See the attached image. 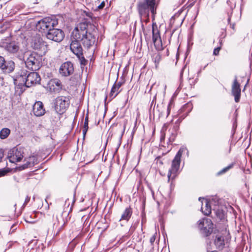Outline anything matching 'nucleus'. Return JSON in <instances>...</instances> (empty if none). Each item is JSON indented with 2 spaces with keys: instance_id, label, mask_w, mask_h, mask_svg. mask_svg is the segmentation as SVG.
<instances>
[{
  "instance_id": "1",
  "label": "nucleus",
  "mask_w": 252,
  "mask_h": 252,
  "mask_svg": "<svg viewBox=\"0 0 252 252\" xmlns=\"http://www.w3.org/2000/svg\"><path fill=\"white\" fill-rule=\"evenodd\" d=\"M95 27L85 22L79 24L72 32L71 36L82 42L85 47L89 48L95 41Z\"/></svg>"
},
{
  "instance_id": "2",
  "label": "nucleus",
  "mask_w": 252,
  "mask_h": 252,
  "mask_svg": "<svg viewBox=\"0 0 252 252\" xmlns=\"http://www.w3.org/2000/svg\"><path fill=\"white\" fill-rule=\"evenodd\" d=\"M156 0H141L137 5L138 12L141 17H146V22L149 21V13L151 12L153 19L156 14Z\"/></svg>"
},
{
  "instance_id": "3",
  "label": "nucleus",
  "mask_w": 252,
  "mask_h": 252,
  "mask_svg": "<svg viewBox=\"0 0 252 252\" xmlns=\"http://www.w3.org/2000/svg\"><path fill=\"white\" fill-rule=\"evenodd\" d=\"M187 151L186 148H181L176 154L174 158L172 161L171 168L169 170L168 173V181L173 180L177 176V173L179 169L181 158L183 153Z\"/></svg>"
},
{
  "instance_id": "4",
  "label": "nucleus",
  "mask_w": 252,
  "mask_h": 252,
  "mask_svg": "<svg viewBox=\"0 0 252 252\" xmlns=\"http://www.w3.org/2000/svg\"><path fill=\"white\" fill-rule=\"evenodd\" d=\"M67 220L62 217L59 218L56 217L55 219H54L53 216L49 214L45 216L46 224L48 225H52L53 230L56 233V235L62 230Z\"/></svg>"
},
{
  "instance_id": "5",
  "label": "nucleus",
  "mask_w": 252,
  "mask_h": 252,
  "mask_svg": "<svg viewBox=\"0 0 252 252\" xmlns=\"http://www.w3.org/2000/svg\"><path fill=\"white\" fill-rule=\"evenodd\" d=\"M27 57L25 61L26 66L32 70H37L40 67L41 57L34 52L32 53H26L24 55V57Z\"/></svg>"
},
{
  "instance_id": "6",
  "label": "nucleus",
  "mask_w": 252,
  "mask_h": 252,
  "mask_svg": "<svg viewBox=\"0 0 252 252\" xmlns=\"http://www.w3.org/2000/svg\"><path fill=\"white\" fill-rule=\"evenodd\" d=\"M24 75H21L17 79H14V83L16 84L18 81H20L22 79L24 84L27 87H30L39 83L41 78L39 75L36 72H31L28 74L26 78H24Z\"/></svg>"
},
{
  "instance_id": "7",
  "label": "nucleus",
  "mask_w": 252,
  "mask_h": 252,
  "mask_svg": "<svg viewBox=\"0 0 252 252\" xmlns=\"http://www.w3.org/2000/svg\"><path fill=\"white\" fill-rule=\"evenodd\" d=\"M80 40H75L72 37V42L70 45L71 51L78 58L81 65H85L87 61L85 59L83 54V49L79 43Z\"/></svg>"
},
{
  "instance_id": "8",
  "label": "nucleus",
  "mask_w": 252,
  "mask_h": 252,
  "mask_svg": "<svg viewBox=\"0 0 252 252\" xmlns=\"http://www.w3.org/2000/svg\"><path fill=\"white\" fill-rule=\"evenodd\" d=\"M69 104L68 97L64 96H58L54 101V109L58 114L61 115L65 112Z\"/></svg>"
},
{
  "instance_id": "9",
  "label": "nucleus",
  "mask_w": 252,
  "mask_h": 252,
  "mask_svg": "<svg viewBox=\"0 0 252 252\" xmlns=\"http://www.w3.org/2000/svg\"><path fill=\"white\" fill-rule=\"evenodd\" d=\"M58 22L55 19L46 17L38 21L36 25L37 28L44 32L49 31L54 28Z\"/></svg>"
},
{
  "instance_id": "10",
  "label": "nucleus",
  "mask_w": 252,
  "mask_h": 252,
  "mask_svg": "<svg viewBox=\"0 0 252 252\" xmlns=\"http://www.w3.org/2000/svg\"><path fill=\"white\" fill-rule=\"evenodd\" d=\"M0 47L12 54L17 53L20 49L19 43L15 41H11L9 37L2 39L0 41Z\"/></svg>"
},
{
  "instance_id": "11",
  "label": "nucleus",
  "mask_w": 252,
  "mask_h": 252,
  "mask_svg": "<svg viewBox=\"0 0 252 252\" xmlns=\"http://www.w3.org/2000/svg\"><path fill=\"white\" fill-rule=\"evenodd\" d=\"M198 228L205 236H208L213 232V223L209 219L204 218L198 221Z\"/></svg>"
},
{
  "instance_id": "12",
  "label": "nucleus",
  "mask_w": 252,
  "mask_h": 252,
  "mask_svg": "<svg viewBox=\"0 0 252 252\" xmlns=\"http://www.w3.org/2000/svg\"><path fill=\"white\" fill-rule=\"evenodd\" d=\"M46 36L50 40L60 42L63 39L64 33L62 30L53 28L48 31Z\"/></svg>"
},
{
  "instance_id": "13",
  "label": "nucleus",
  "mask_w": 252,
  "mask_h": 252,
  "mask_svg": "<svg viewBox=\"0 0 252 252\" xmlns=\"http://www.w3.org/2000/svg\"><path fill=\"white\" fill-rule=\"evenodd\" d=\"M46 88L51 94H58L62 90L63 85L59 79L54 78L48 82Z\"/></svg>"
},
{
  "instance_id": "14",
  "label": "nucleus",
  "mask_w": 252,
  "mask_h": 252,
  "mask_svg": "<svg viewBox=\"0 0 252 252\" xmlns=\"http://www.w3.org/2000/svg\"><path fill=\"white\" fill-rule=\"evenodd\" d=\"M227 220L225 218L222 210H221V238H222V241L223 242V245H225V243L227 244L230 241L231 236L229 232L227 229L228 226L226 224Z\"/></svg>"
},
{
  "instance_id": "15",
  "label": "nucleus",
  "mask_w": 252,
  "mask_h": 252,
  "mask_svg": "<svg viewBox=\"0 0 252 252\" xmlns=\"http://www.w3.org/2000/svg\"><path fill=\"white\" fill-rule=\"evenodd\" d=\"M74 67L70 62H66L63 63L59 69V72L63 76L67 77L73 73Z\"/></svg>"
},
{
  "instance_id": "16",
  "label": "nucleus",
  "mask_w": 252,
  "mask_h": 252,
  "mask_svg": "<svg viewBox=\"0 0 252 252\" xmlns=\"http://www.w3.org/2000/svg\"><path fill=\"white\" fill-rule=\"evenodd\" d=\"M23 152L21 149H13L8 154V158L11 163L20 161L23 158Z\"/></svg>"
},
{
  "instance_id": "17",
  "label": "nucleus",
  "mask_w": 252,
  "mask_h": 252,
  "mask_svg": "<svg viewBox=\"0 0 252 252\" xmlns=\"http://www.w3.org/2000/svg\"><path fill=\"white\" fill-rule=\"evenodd\" d=\"M231 93L234 96L235 101L236 102H239L241 97L240 84L238 82L236 77H235L232 85Z\"/></svg>"
},
{
  "instance_id": "18",
  "label": "nucleus",
  "mask_w": 252,
  "mask_h": 252,
  "mask_svg": "<svg viewBox=\"0 0 252 252\" xmlns=\"http://www.w3.org/2000/svg\"><path fill=\"white\" fill-rule=\"evenodd\" d=\"M199 200L201 201L202 203L201 209L202 213L206 216H208L211 214L212 209L210 201L207 199L201 197L199 198Z\"/></svg>"
},
{
  "instance_id": "19",
  "label": "nucleus",
  "mask_w": 252,
  "mask_h": 252,
  "mask_svg": "<svg viewBox=\"0 0 252 252\" xmlns=\"http://www.w3.org/2000/svg\"><path fill=\"white\" fill-rule=\"evenodd\" d=\"M48 45L40 37H37L34 40L32 46L34 49L43 50L44 52L48 50Z\"/></svg>"
},
{
  "instance_id": "20",
  "label": "nucleus",
  "mask_w": 252,
  "mask_h": 252,
  "mask_svg": "<svg viewBox=\"0 0 252 252\" xmlns=\"http://www.w3.org/2000/svg\"><path fill=\"white\" fill-rule=\"evenodd\" d=\"M32 111L33 114L37 117L43 116L45 111L43 108V104L41 101L36 102L33 106Z\"/></svg>"
},
{
  "instance_id": "21",
  "label": "nucleus",
  "mask_w": 252,
  "mask_h": 252,
  "mask_svg": "<svg viewBox=\"0 0 252 252\" xmlns=\"http://www.w3.org/2000/svg\"><path fill=\"white\" fill-rule=\"evenodd\" d=\"M123 84V83L121 82L115 83L114 84L110 93V97L111 99L114 98L120 93L121 91L119 90V89Z\"/></svg>"
},
{
  "instance_id": "22",
  "label": "nucleus",
  "mask_w": 252,
  "mask_h": 252,
  "mask_svg": "<svg viewBox=\"0 0 252 252\" xmlns=\"http://www.w3.org/2000/svg\"><path fill=\"white\" fill-rule=\"evenodd\" d=\"M210 203L212 205H214V207L213 209V210L215 212V213L217 217L220 218V210H219V204H220V199L218 197L214 196L213 197L211 200H209Z\"/></svg>"
},
{
  "instance_id": "23",
  "label": "nucleus",
  "mask_w": 252,
  "mask_h": 252,
  "mask_svg": "<svg viewBox=\"0 0 252 252\" xmlns=\"http://www.w3.org/2000/svg\"><path fill=\"white\" fill-rule=\"evenodd\" d=\"M15 67V65L14 62L9 61L5 62L3 69L1 70L5 73H10L14 71Z\"/></svg>"
},
{
  "instance_id": "24",
  "label": "nucleus",
  "mask_w": 252,
  "mask_h": 252,
  "mask_svg": "<svg viewBox=\"0 0 252 252\" xmlns=\"http://www.w3.org/2000/svg\"><path fill=\"white\" fill-rule=\"evenodd\" d=\"M132 214V209L129 207L125 210L124 212L122 214L121 219H120V221L122 220H125L126 221H128L130 218H131Z\"/></svg>"
},
{
  "instance_id": "25",
  "label": "nucleus",
  "mask_w": 252,
  "mask_h": 252,
  "mask_svg": "<svg viewBox=\"0 0 252 252\" xmlns=\"http://www.w3.org/2000/svg\"><path fill=\"white\" fill-rule=\"evenodd\" d=\"M212 237L214 239V244L217 248H219L220 247V233L219 231L217 233L214 231Z\"/></svg>"
},
{
  "instance_id": "26",
  "label": "nucleus",
  "mask_w": 252,
  "mask_h": 252,
  "mask_svg": "<svg viewBox=\"0 0 252 252\" xmlns=\"http://www.w3.org/2000/svg\"><path fill=\"white\" fill-rule=\"evenodd\" d=\"M37 162V159L35 157L32 156L29 158L27 163L23 165V168L31 167Z\"/></svg>"
},
{
  "instance_id": "27",
  "label": "nucleus",
  "mask_w": 252,
  "mask_h": 252,
  "mask_svg": "<svg viewBox=\"0 0 252 252\" xmlns=\"http://www.w3.org/2000/svg\"><path fill=\"white\" fill-rule=\"evenodd\" d=\"M10 130L8 128H3L0 131V138L4 139L6 138L10 133Z\"/></svg>"
},
{
  "instance_id": "28",
  "label": "nucleus",
  "mask_w": 252,
  "mask_h": 252,
  "mask_svg": "<svg viewBox=\"0 0 252 252\" xmlns=\"http://www.w3.org/2000/svg\"><path fill=\"white\" fill-rule=\"evenodd\" d=\"M88 123H89V116H88V114H87L85 117L84 126L83 127V135L84 138L85 137V135L86 134V133H87L88 128H89Z\"/></svg>"
},
{
  "instance_id": "29",
  "label": "nucleus",
  "mask_w": 252,
  "mask_h": 252,
  "mask_svg": "<svg viewBox=\"0 0 252 252\" xmlns=\"http://www.w3.org/2000/svg\"><path fill=\"white\" fill-rule=\"evenodd\" d=\"M152 33H153V42L160 38V36L159 35V32L158 31V30L157 29H155L153 26V29H152Z\"/></svg>"
},
{
  "instance_id": "30",
  "label": "nucleus",
  "mask_w": 252,
  "mask_h": 252,
  "mask_svg": "<svg viewBox=\"0 0 252 252\" xmlns=\"http://www.w3.org/2000/svg\"><path fill=\"white\" fill-rule=\"evenodd\" d=\"M235 165V163L233 162L230 163L229 165L226 166V167H223L221 169V174H225L228 172L230 169H232L234 165Z\"/></svg>"
},
{
  "instance_id": "31",
  "label": "nucleus",
  "mask_w": 252,
  "mask_h": 252,
  "mask_svg": "<svg viewBox=\"0 0 252 252\" xmlns=\"http://www.w3.org/2000/svg\"><path fill=\"white\" fill-rule=\"evenodd\" d=\"M153 43L157 50H162L163 49L161 38L154 41Z\"/></svg>"
},
{
  "instance_id": "32",
  "label": "nucleus",
  "mask_w": 252,
  "mask_h": 252,
  "mask_svg": "<svg viewBox=\"0 0 252 252\" xmlns=\"http://www.w3.org/2000/svg\"><path fill=\"white\" fill-rule=\"evenodd\" d=\"M161 59V56L159 54H155L153 56V60L155 62L156 64V67L157 66L158 64L159 63Z\"/></svg>"
},
{
  "instance_id": "33",
  "label": "nucleus",
  "mask_w": 252,
  "mask_h": 252,
  "mask_svg": "<svg viewBox=\"0 0 252 252\" xmlns=\"http://www.w3.org/2000/svg\"><path fill=\"white\" fill-rule=\"evenodd\" d=\"M167 128V126L166 124H164L162 127L161 130V135L160 136V141H162L164 140L165 137V134L164 133V130H165Z\"/></svg>"
},
{
  "instance_id": "34",
  "label": "nucleus",
  "mask_w": 252,
  "mask_h": 252,
  "mask_svg": "<svg viewBox=\"0 0 252 252\" xmlns=\"http://www.w3.org/2000/svg\"><path fill=\"white\" fill-rule=\"evenodd\" d=\"M9 169L5 168L0 169V177L6 175L8 172H9Z\"/></svg>"
},
{
  "instance_id": "35",
  "label": "nucleus",
  "mask_w": 252,
  "mask_h": 252,
  "mask_svg": "<svg viewBox=\"0 0 252 252\" xmlns=\"http://www.w3.org/2000/svg\"><path fill=\"white\" fill-rule=\"evenodd\" d=\"M5 61L4 58L0 56V69L2 70L3 69V67L4 65V64L5 63Z\"/></svg>"
},
{
  "instance_id": "36",
  "label": "nucleus",
  "mask_w": 252,
  "mask_h": 252,
  "mask_svg": "<svg viewBox=\"0 0 252 252\" xmlns=\"http://www.w3.org/2000/svg\"><path fill=\"white\" fill-rule=\"evenodd\" d=\"M220 49V47H218L215 48L213 51V55H215V56L218 55L219 54Z\"/></svg>"
},
{
  "instance_id": "37",
  "label": "nucleus",
  "mask_w": 252,
  "mask_h": 252,
  "mask_svg": "<svg viewBox=\"0 0 252 252\" xmlns=\"http://www.w3.org/2000/svg\"><path fill=\"white\" fill-rule=\"evenodd\" d=\"M156 235H157V233H155L154 234V235H153V236L151 237V238H150V243H151V244L152 245H153V243H154V242H155V240H156Z\"/></svg>"
},
{
  "instance_id": "38",
  "label": "nucleus",
  "mask_w": 252,
  "mask_h": 252,
  "mask_svg": "<svg viewBox=\"0 0 252 252\" xmlns=\"http://www.w3.org/2000/svg\"><path fill=\"white\" fill-rule=\"evenodd\" d=\"M104 6H105V2L103 1L101 2V3L98 6H97V7L95 10H96L101 9L103 8Z\"/></svg>"
},
{
  "instance_id": "39",
  "label": "nucleus",
  "mask_w": 252,
  "mask_h": 252,
  "mask_svg": "<svg viewBox=\"0 0 252 252\" xmlns=\"http://www.w3.org/2000/svg\"><path fill=\"white\" fill-rule=\"evenodd\" d=\"M175 138V134L172 133L171 136L169 138V140L170 142H172Z\"/></svg>"
},
{
  "instance_id": "40",
  "label": "nucleus",
  "mask_w": 252,
  "mask_h": 252,
  "mask_svg": "<svg viewBox=\"0 0 252 252\" xmlns=\"http://www.w3.org/2000/svg\"><path fill=\"white\" fill-rule=\"evenodd\" d=\"M84 13H85V15L87 17H89V18H90L91 19L93 18V14L91 12L84 11Z\"/></svg>"
},
{
  "instance_id": "41",
  "label": "nucleus",
  "mask_w": 252,
  "mask_h": 252,
  "mask_svg": "<svg viewBox=\"0 0 252 252\" xmlns=\"http://www.w3.org/2000/svg\"><path fill=\"white\" fill-rule=\"evenodd\" d=\"M30 197L27 196V197L26 198V199H25V202L23 204V206H26V204L30 201Z\"/></svg>"
},
{
  "instance_id": "42",
  "label": "nucleus",
  "mask_w": 252,
  "mask_h": 252,
  "mask_svg": "<svg viewBox=\"0 0 252 252\" xmlns=\"http://www.w3.org/2000/svg\"><path fill=\"white\" fill-rule=\"evenodd\" d=\"M230 151H231V146H230V145H229V146H228V149H226V150L224 151V153H225L226 154H228V153H230Z\"/></svg>"
},
{
  "instance_id": "43",
  "label": "nucleus",
  "mask_w": 252,
  "mask_h": 252,
  "mask_svg": "<svg viewBox=\"0 0 252 252\" xmlns=\"http://www.w3.org/2000/svg\"><path fill=\"white\" fill-rule=\"evenodd\" d=\"M3 157V153L2 150L0 149V162L1 161L2 158Z\"/></svg>"
},
{
  "instance_id": "44",
  "label": "nucleus",
  "mask_w": 252,
  "mask_h": 252,
  "mask_svg": "<svg viewBox=\"0 0 252 252\" xmlns=\"http://www.w3.org/2000/svg\"><path fill=\"white\" fill-rule=\"evenodd\" d=\"M236 128V126L234 124L233 126V127H232V132H233L232 135L234 134Z\"/></svg>"
},
{
  "instance_id": "45",
  "label": "nucleus",
  "mask_w": 252,
  "mask_h": 252,
  "mask_svg": "<svg viewBox=\"0 0 252 252\" xmlns=\"http://www.w3.org/2000/svg\"><path fill=\"white\" fill-rule=\"evenodd\" d=\"M68 215V213H67L65 212H64L62 214V216H63V215Z\"/></svg>"
},
{
  "instance_id": "46",
  "label": "nucleus",
  "mask_w": 252,
  "mask_h": 252,
  "mask_svg": "<svg viewBox=\"0 0 252 252\" xmlns=\"http://www.w3.org/2000/svg\"><path fill=\"white\" fill-rule=\"evenodd\" d=\"M234 26H235V25H234V24H232V25H231V24H230V27H231L232 29H234Z\"/></svg>"
},
{
  "instance_id": "47",
  "label": "nucleus",
  "mask_w": 252,
  "mask_h": 252,
  "mask_svg": "<svg viewBox=\"0 0 252 252\" xmlns=\"http://www.w3.org/2000/svg\"><path fill=\"white\" fill-rule=\"evenodd\" d=\"M167 111H168V115L169 113V111H170L169 106H168V107Z\"/></svg>"
},
{
  "instance_id": "48",
  "label": "nucleus",
  "mask_w": 252,
  "mask_h": 252,
  "mask_svg": "<svg viewBox=\"0 0 252 252\" xmlns=\"http://www.w3.org/2000/svg\"><path fill=\"white\" fill-rule=\"evenodd\" d=\"M230 21V17H228V18L227 19V21L228 23H229Z\"/></svg>"
},
{
  "instance_id": "49",
  "label": "nucleus",
  "mask_w": 252,
  "mask_h": 252,
  "mask_svg": "<svg viewBox=\"0 0 252 252\" xmlns=\"http://www.w3.org/2000/svg\"><path fill=\"white\" fill-rule=\"evenodd\" d=\"M220 174V171H219V172H218V173H217L218 175H219Z\"/></svg>"
},
{
  "instance_id": "50",
  "label": "nucleus",
  "mask_w": 252,
  "mask_h": 252,
  "mask_svg": "<svg viewBox=\"0 0 252 252\" xmlns=\"http://www.w3.org/2000/svg\"><path fill=\"white\" fill-rule=\"evenodd\" d=\"M68 200H69V199H67V200H66L65 201V205H66V203H67V201H68Z\"/></svg>"
},
{
  "instance_id": "51",
  "label": "nucleus",
  "mask_w": 252,
  "mask_h": 252,
  "mask_svg": "<svg viewBox=\"0 0 252 252\" xmlns=\"http://www.w3.org/2000/svg\"><path fill=\"white\" fill-rule=\"evenodd\" d=\"M211 252H217L216 251H212Z\"/></svg>"
},
{
  "instance_id": "52",
  "label": "nucleus",
  "mask_w": 252,
  "mask_h": 252,
  "mask_svg": "<svg viewBox=\"0 0 252 252\" xmlns=\"http://www.w3.org/2000/svg\"><path fill=\"white\" fill-rule=\"evenodd\" d=\"M14 227V225H13L11 227V229H12V228H13Z\"/></svg>"
},
{
  "instance_id": "53",
  "label": "nucleus",
  "mask_w": 252,
  "mask_h": 252,
  "mask_svg": "<svg viewBox=\"0 0 252 252\" xmlns=\"http://www.w3.org/2000/svg\"><path fill=\"white\" fill-rule=\"evenodd\" d=\"M221 37L223 36V32H221Z\"/></svg>"
},
{
  "instance_id": "54",
  "label": "nucleus",
  "mask_w": 252,
  "mask_h": 252,
  "mask_svg": "<svg viewBox=\"0 0 252 252\" xmlns=\"http://www.w3.org/2000/svg\"><path fill=\"white\" fill-rule=\"evenodd\" d=\"M16 204H15L14 207H16ZM15 209H16V208H15Z\"/></svg>"
},
{
  "instance_id": "55",
  "label": "nucleus",
  "mask_w": 252,
  "mask_h": 252,
  "mask_svg": "<svg viewBox=\"0 0 252 252\" xmlns=\"http://www.w3.org/2000/svg\"><path fill=\"white\" fill-rule=\"evenodd\" d=\"M183 71V69L182 70V71H181V74H182Z\"/></svg>"
},
{
  "instance_id": "56",
  "label": "nucleus",
  "mask_w": 252,
  "mask_h": 252,
  "mask_svg": "<svg viewBox=\"0 0 252 252\" xmlns=\"http://www.w3.org/2000/svg\"><path fill=\"white\" fill-rule=\"evenodd\" d=\"M72 209V206H71L70 208V211H71Z\"/></svg>"
},
{
  "instance_id": "57",
  "label": "nucleus",
  "mask_w": 252,
  "mask_h": 252,
  "mask_svg": "<svg viewBox=\"0 0 252 252\" xmlns=\"http://www.w3.org/2000/svg\"><path fill=\"white\" fill-rule=\"evenodd\" d=\"M227 252H231L230 251H228Z\"/></svg>"
}]
</instances>
